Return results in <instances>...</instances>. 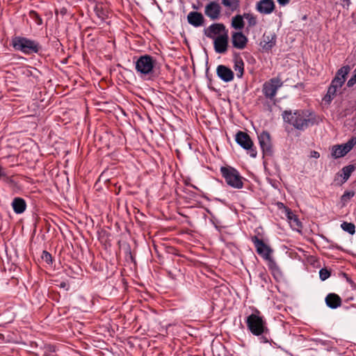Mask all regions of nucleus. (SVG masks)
<instances>
[{
  "instance_id": "nucleus-33",
  "label": "nucleus",
  "mask_w": 356,
  "mask_h": 356,
  "mask_svg": "<svg viewBox=\"0 0 356 356\" xmlns=\"http://www.w3.org/2000/svg\"><path fill=\"white\" fill-rule=\"evenodd\" d=\"M355 84H356V67L354 71L353 76L347 82V86L348 88L353 87Z\"/></svg>"
},
{
  "instance_id": "nucleus-22",
  "label": "nucleus",
  "mask_w": 356,
  "mask_h": 356,
  "mask_svg": "<svg viewBox=\"0 0 356 356\" xmlns=\"http://www.w3.org/2000/svg\"><path fill=\"white\" fill-rule=\"evenodd\" d=\"M286 216L292 229L299 230L300 228H302V223L296 215H295L291 211H288Z\"/></svg>"
},
{
  "instance_id": "nucleus-27",
  "label": "nucleus",
  "mask_w": 356,
  "mask_h": 356,
  "mask_svg": "<svg viewBox=\"0 0 356 356\" xmlns=\"http://www.w3.org/2000/svg\"><path fill=\"white\" fill-rule=\"evenodd\" d=\"M355 168L352 165H349L347 166H345L342 168V172H343V178L345 181L348 179L350 177L351 173L354 171Z\"/></svg>"
},
{
  "instance_id": "nucleus-5",
  "label": "nucleus",
  "mask_w": 356,
  "mask_h": 356,
  "mask_svg": "<svg viewBox=\"0 0 356 356\" xmlns=\"http://www.w3.org/2000/svg\"><path fill=\"white\" fill-rule=\"evenodd\" d=\"M155 63L152 56L145 54L137 59L135 69L141 77H146L152 74Z\"/></svg>"
},
{
  "instance_id": "nucleus-8",
  "label": "nucleus",
  "mask_w": 356,
  "mask_h": 356,
  "mask_svg": "<svg viewBox=\"0 0 356 356\" xmlns=\"http://www.w3.org/2000/svg\"><path fill=\"white\" fill-rule=\"evenodd\" d=\"M356 145V138H351L347 143L334 145L331 149V154L334 159H339L348 154Z\"/></svg>"
},
{
  "instance_id": "nucleus-2",
  "label": "nucleus",
  "mask_w": 356,
  "mask_h": 356,
  "mask_svg": "<svg viewBox=\"0 0 356 356\" xmlns=\"http://www.w3.org/2000/svg\"><path fill=\"white\" fill-rule=\"evenodd\" d=\"M282 118L295 129L304 131L314 122V116L309 110L284 111Z\"/></svg>"
},
{
  "instance_id": "nucleus-30",
  "label": "nucleus",
  "mask_w": 356,
  "mask_h": 356,
  "mask_svg": "<svg viewBox=\"0 0 356 356\" xmlns=\"http://www.w3.org/2000/svg\"><path fill=\"white\" fill-rule=\"evenodd\" d=\"M94 10L99 18L102 19H104V17H106V12L101 5L97 4Z\"/></svg>"
},
{
  "instance_id": "nucleus-11",
  "label": "nucleus",
  "mask_w": 356,
  "mask_h": 356,
  "mask_svg": "<svg viewBox=\"0 0 356 356\" xmlns=\"http://www.w3.org/2000/svg\"><path fill=\"white\" fill-rule=\"evenodd\" d=\"M251 241L254 243L258 254L264 259H268L270 257L272 250L261 239L254 236L251 238Z\"/></svg>"
},
{
  "instance_id": "nucleus-40",
  "label": "nucleus",
  "mask_w": 356,
  "mask_h": 356,
  "mask_svg": "<svg viewBox=\"0 0 356 356\" xmlns=\"http://www.w3.org/2000/svg\"><path fill=\"white\" fill-rule=\"evenodd\" d=\"M191 186H192L193 188H197V187H196V186H193V185H191Z\"/></svg>"
},
{
  "instance_id": "nucleus-1",
  "label": "nucleus",
  "mask_w": 356,
  "mask_h": 356,
  "mask_svg": "<svg viewBox=\"0 0 356 356\" xmlns=\"http://www.w3.org/2000/svg\"><path fill=\"white\" fill-rule=\"evenodd\" d=\"M248 329L261 343H268L272 341L270 330L268 328L266 320L260 315V312L256 310L246 318Z\"/></svg>"
},
{
  "instance_id": "nucleus-23",
  "label": "nucleus",
  "mask_w": 356,
  "mask_h": 356,
  "mask_svg": "<svg viewBox=\"0 0 356 356\" xmlns=\"http://www.w3.org/2000/svg\"><path fill=\"white\" fill-rule=\"evenodd\" d=\"M221 3L232 12L236 11L239 9V0H221Z\"/></svg>"
},
{
  "instance_id": "nucleus-26",
  "label": "nucleus",
  "mask_w": 356,
  "mask_h": 356,
  "mask_svg": "<svg viewBox=\"0 0 356 356\" xmlns=\"http://www.w3.org/2000/svg\"><path fill=\"white\" fill-rule=\"evenodd\" d=\"M341 227L343 231L351 235L355 233V225L352 222H343L341 223Z\"/></svg>"
},
{
  "instance_id": "nucleus-28",
  "label": "nucleus",
  "mask_w": 356,
  "mask_h": 356,
  "mask_svg": "<svg viewBox=\"0 0 356 356\" xmlns=\"http://www.w3.org/2000/svg\"><path fill=\"white\" fill-rule=\"evenodd\" d=\"M243 17L248 21V25L250 26H254L257 24V18L252 13H244Z\"/></svg>"
},
{
  "instance_id": "nucleus-10",
  "label": "nucleus",
  "mask_w": 356,
  "mask_h": 356,
  "mask_svg": "<svg viewBox=\"0 0 356 356\" xmlns=\"http://www.w3.org/2000/svg\"><path fill=\"white\" fill-rule=\"evenodd\" d=\"M258 140L263 154L270 156L273 154L270 136L268 131H264L258 135Z\"/></svg>"
},
{
  "instance_id": "nucleus-24",
  "label": "nucleus",
  "mask_w": 356,
  "mask_h": 356,
  "mask_svg": "<svg viewBox=\"0 0 356 356\" xmlns=\"http://www.w3.org/2000/svg\"><path fill=\"white\" fill-rule=\"evenodd\" d=\"M243 18V15H237L234 16L232 19V26L237 30L243 29L245 26Z\"/></svg>"
},
{
  "instance_id": "nucleus-16",
  "label": "nucleus",
  "mask_w": 356,
  "mask_h": 356,
  "mask_svg": "<svg viewBox=\"0 0 356 356\" xmlns=\"http://www.w3.org/2000/svg\"><path fill=\"white\" fill-rule=\"evenodd\" d=\"M216 73L218 77L225 82H229L234 79V72L225 65H218Z\"/></svg>"
},
{
  "instance_id": "nucleus-32",
  "label": "nucleus",
  "mask_w": 356,
  "mask_h": 356,
  "mask_svg": "<svg viewBox=\"0 0 356 356\" xmlns=\"http://www.w3.org/2000/svg\"><path fill=\"white\" fill-rule=\"evenodd\" d=\"M30 15H31V17L35 20V23L38 25L42 24V20L37 13H35V11H32V12H31Z\"/></svg>"
},
{
  "instance_id": "nucleus-19",
  "label": "nucleus",
  "mask_w": 356,
  "mask_h": 356,
  "mask_svg": "<svg viewBox=\"0 0 356 356\" xmlns=\"http://www.w3.org/2000/svg\"><path fill=\"white\" fill-rule=\"evenodd\" d=\"M188 22L194 27H200L204 24V17L202 13L191 11L187 15Z\"/></svg>"
},
{
  "instance_id": "nucleus-37",
  "label": "nucleus",
  "mask_w": 356,
  "mask_h": 356,
  "mask_svg": "<svg viewBox=\"0 0 356 356\" xmlns=\"http://www.w3.org/2000/svg\"><path fill=\"white\" fill-rule=\"evenodd\" d=\"M277 2L281 5V6H286V4H288L291 0H277Z\"/></svg>"
},
{
  "instance_id": "nucleus-9",
  "label": "nucleus",
  "mask_w": 356,
  "mask_h": 356,
  "mask_svg": "<svg viewBox=\"0 0 356 356\" xmlns=\"http://www.w3.org/2000/svg\"><path fill=\"white\" fill-rule=\"evenodd\" d=\"M236 142L241 147L248 150L251 157L255 158L257 156V151L252 148L253 143L248 134L238 131L236 135Z\"/></svg>"
},
{
  "instance_id": "nucleus-4",
  "label": "nucleus",
  "mask_w": 356,
  "mask_h": 356,
  "mask_svg": "<svg viewBox=\"0 0 356 356\" xmlns=\"http://www.w3.org/2000/svg\"><path fill=\"white\" fill-rule=\"evenodd\" d=\"M12 43L15 50L27 55L36 54L40 49V46L37 41L24 37H15L13 39Z\"/></svg>"
},
{
  "instance_id": "nucleus-20",
  "label": "nucleus",
  "mask_w": 356,
  "mask_h": 356,
  "mask_svg": "<svg viewBox=\"0 0 356 356\" xmlns=\"http://www.w3.org/2000/svg\"><path fill=\"white\" fill-rule=\"evenodd\" d=\"M12 207L17 214H21L24 212L26 209V201L22 197H15L12 202Z\"/></svg>"
},
{
  "instance_id": "nucleus-12",
  "label": "nucleus",
  "mask_w": 356,
  "mask_h": 356,
  "mask_svg": "<svg viewBox=\"0 0 356 356\" xmlns=\"http://www.w3.org/2000/svg\"><path fill=\"white\" fill-rule=\"evenodd\" d=\"M221 6L216 1H211L205 6L204 14L211 20L219 19L221 13Z\"/></svg>"
},
{
  "instance_id": "nucleus-36",
  "label": "nucleus",
  "mask_w": 356,
  "mask_h": 356,
  "mask_svg": "<svg viewBox=\"0 0 356 356\" xmlns=\"http://www.w3.org/2000/svg\"><path fill=\"white\" fill-rule=\"evenodd\" d=\"M6 173L4 170V169L2 168L1 165H0V179L6 177Z\"/></svg>"
},
{
  "instance_id": "nucleus-13",
  "label": "nucleus",
  "mask_w": 356,
  "mask_h": 356,
  "mask_svg": "<svg viewBox=\"0 0 356 356\" xmlns=\"http://www.w3.org/2000/svg\"><path fill=\"white\" fill-rule=\"evenodd\" d=\"M214 49L218 54H224L228 46V35L227 32L217 36L213 42Z\"/></svg>"
},
{
  "instance_id": "nucleus-34",
  "label": "nucleus",
  "mask_w": 356,
  "mask_h": 356,
  "mask_svg": "<svg viewBox=\"0 0 356 356\" xmlns=\"http://www.w3.org/2000/svg\"><path fill=\"white\" fill-rule=\"evenodd\" d=\"M42 258L47 262V263H50L52 260V257H51V254H49L48 252L44 250L42 252Z\"/></svg>"
},
{
  "instance_id": "nucleus-35",
  "label": "nucleus",
  "mask_w": 356,
  "mask_h": 356,
  "mask_svg": "<svg viewBox=\"0 0 356 356\" xmlns=\"http://www.w3.org/2000/svg\"><path fill=\"white\" fill-rule=\"evenodd\" d=\"M350 3V0H342V6L343 8H348Z\"/></svg>"
},
{
  "instance_id": "nucleus-14",
  "label": "nucleus",
  "mask_w": 356,
  "mask_h": 356,
  "mask_svg": "<svg viewBox=\"0 0 356 356\" xmlns=\"http://www.w3.org/2000/svg\"><path fill=\"white\" fill-rule=\"evenodd\" d=\"M248 38L241 31L234 32L232 35V42L234 48L243 49L248 43Z\"/></svg>"
},
{
  "instance_id": "nucleus-3",
  "label": "nucleus",
  "mask_w": 356,
  "mask_h": 356,
  "mask_svg": "<svg viewBox=\"0 0 356 356\" xmlns=\"http://www.w3.org/2000/svg\"><path fill=\"white\" fill-rule=\"evenodd\" d=\"M350 70V68L348 65H345L337 70L334 78L332 79L328 88L327 92L324 97L323 99L325 102L328 103L331 102L337 95V92L345 83L346 76L349 73Z\"/></svg>"
},
{
  "instance_id": "nucleus-38",
  "label": "nucleus",
  "mask_w": 356,
  "mask_h": 356,
  "mask_svg": "<svg viewBox=\"0 0 356 356\" xmlns=\"http://www.w3.org/2000/svg\"><path fill=\"white\" fill-rule=\"evenodd\" d=\"M312 157H314V158H316V159H318V158H319L320 154H319V153H318V152L314 151V152H312Z\"/></svg>"
},
{
  "instance_id": "nucleus-31",
  "label": "nucleus",
  "mask_w": 356,
  "mask_h": 356,
  "mask_svg": "<svg viewBox=\"0 0 356 356\" xmlns=\"http://www.w3.org/2000/svg\"><path fill=\"white\" fill-rule=\"evenodd\" d=\"M330 276V272L326 268H321L319 270V277L322 281H325Z\"/></svg>"
},
{
  "instance_id": "nucleus-25",
  "label": "nucleus",
  "mask_w": 356,
  "mask_h": 356,
  "mask_svg": "<svg viewBox=\"0 0 356 356\" xmlns=\"http://www.w3.org/2000/svg\"><path fill=\"white\" fill-rule=\"evenodd\" d=\"M234 70L236 72V76L241 78L244 72V63L242 59H236L234 62Z\"/></svg>"
},
{
  "instance_id": "nucleus-15",
  "label": "nucleus",
  "mask_w": 356,
  "mask_h": 356,
  "mask_svg": "<svg viewBox=\"0 0 356 356\" xmlns=\"http://www.w3.org/2000/svg\"><path fill=\"white\" fill-rule=\"evenodd\" d=\"M257 10L264 15H269L275 9V3L273 0H260L256 6Z\"/></svg>"
},
{
  "instance_id": "nucleus-18",
  "label": "nucleus",
  "mask_w": 356,
  "mask_h": 356,
  "mask_svg": "<svg viewBox=\"0 0 356 356\" xmlns=\"http://www.w3.org/2000/svg\"><path fill=\"white\" fill-rule=\"evenodd\" d=\"M276 44V35L273 33L264 34L260 42V46L264 51L270 50Z\"/></svg>"
},
{
  "instance_id": "nucleus-7",
  "label": "nucleus",
  "mask_w": 356,
  "mask_h": 356,
  "mask_svg": "<svg viewBox=\"0 0 356 356\" xmlns=\"http://www.w3.org/2000/svg\"><path fill=\"white\" fill-rule=\"evenodd\" d=\"M283 85L282 80L278 78L270 79L263 85L262 92L266 98L273 99L275 97L277 90Z\"/></svg>"
},
{
  "instance_id": "nucleus-21",
  "label": "nucleus",
  "mask_w": 356,
  "mask_h": 356,
  "mask_svg": "<svg viewBox=\"0 0 356 356\" xmlns=\"http://www.w3.org/2000/svg\"><path fill=\"white\" fill-rule=\"evenodd\" d=\"M325 302L328 307L336 309L341 304V298L335 293H330L325 298Z\"/></svg>"
},
{
  "instance_id": "nucleus-6",
  "label": "nucleus",
  "mask_w": 356,
  "mask_h": 356,
  "mask_svg": "<svg viewBox=\"0 0 356 356\" xmlns=\"http://www.w3.org/2000/svg\"><path fill=\"white\" fill-rule=\"evenodd\" d=\"M220 172L227 185L237 189L243 188L242 177L235 168L221 167Z\"/></svg>"
},
{
  "instance_id": "nucleus-17",
  "label": "nucleus",
  "mask_w": 356,
  "mask_h": 356,
  "mask_svg": "<svg viewBox=\"0 0 356 356\" xmlns=\"http://www.w3.org/2000/svg\"><path fill=\"white\" fill-rule=\"evenodd\" d=\"M222 31L226 32L223 24H212L204 29V35L209 38L215 39L216 36Z\"/></svg>"
},
{
  "instance_id": "nucleus-39",
  "label": "nucleus",
  "mask_w": 356,
  "mask_h": 356,
  "mask_svg": "<svg viewBox=\"0 0 356 356\" xmlns=\"http://www.w3.org/2000/svg\"><path fill=\"white\" fill-rule=\"evenodd\" d=\"M272 186L275 188H277V186L275 183L272 184Z\"/></svg>"
},
{
  "instance_id": "nucleus-29",
  "label": "nucleus",
  "mask_w": 356,
  "mask_h": 356,
  "mask_svg": "<svg viewBox=\"0 0 356 356\" xmlns=\"http://www.w3.org/2000/svg\"><path fill=\"white\" fill-rule=\"evenodd\" d=\"M355 195V192L353 191H346L341 197V201L343 204H346Z\"/></svg>"
}]
</instances>
